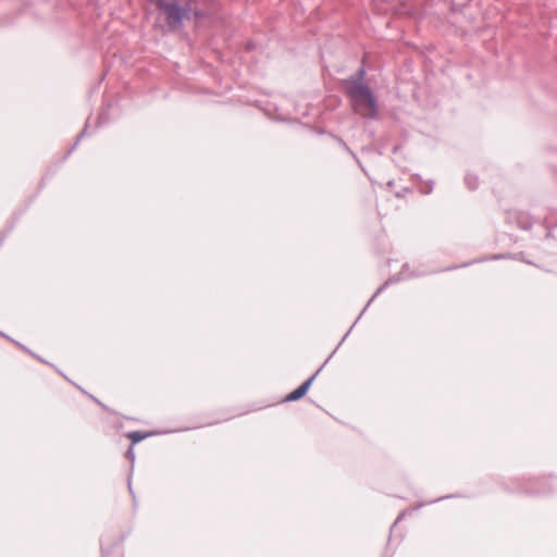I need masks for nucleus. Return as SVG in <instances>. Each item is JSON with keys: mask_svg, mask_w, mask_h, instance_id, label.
I'll return each instance as SVG.
<instances>
[{"mask_svg": "<svg viewBox=\"0 0 557 557\" xmlns=\"http://www.w3.org/2000/svg\"><path fill=\"white\" fill-rule=\"evenodd\" d=\"M156 7L164 16L170 30H178L187 20L195 21L205 14L198 9L197 0H156Z\"/></svg>", "mask_w": 557, "mask_h": 557, "instance_id": "obj_1", "label": "nucleus"}, {"mask_svg": "<svg viewBox=\"0 0 557 557\" xmlns=\"http://www.w3.org/2000/svg\"><path fill=\"white\" fill-rule=\"evenodd\" d=\"M364 72H358L345 83V89L352 101L354 110L363 117L374 119L377 115L376 100L366 84Z\"/></svg>", "mask_w": 557, "mask_h": 557, "instance_id": "obj_2", "label": "nucleus"}, {"mask_svg": "<svg viewBox=\"0 0 557 557\" xmlns=\"http://www.w3.org/2000/svg\"><path fill=\"white\" fill-rule=\"evenodd\" d=\"M318 373H319V371H317L311 377H309L306 382H304L295 391L289 393L285 397V400L286 401H295V400H298L299 398H301L308 392L309 387L311 386V384H312L313 380L315 379V376L318 375Z\"/></svg>", "mask_w": 557, "mask_h": 557, "instance_id": "obj_3", "label": "nucleus"}, {"mask_svg": "<svg viewBox=\"0 0 557 557\" xmlns=\"http://www.w3.org/2000/svg\"><path fill=\"white\" fill-rule=\"evenodd\" d=\"M149 434H144L140 432H131L128 433V438L133 442V444L139 443L144 438H146Z\"/></svg>", "mask_w": 557, "mask_h": 557, "instance_id": "obj_4", "label": "nucleus"}, {"mask_svg": "<svg viewBox=\"0 0 557 557\" xmlns=\"http://www.w3.org/2000/svg\"><path fill=\"white\" fill-rule=\"evenodd\" d=\"M465 181H466V184L468 185V187H469L470 189H473V188H475V187H476V178H475L474 176H472V175L468 174V175L466 176Z\"/></svg>", "mask_w": 557, "mask_h": 557, "instance_id": "obj_5", "label": "nucleus"}, {"mask_svg": "<svg viewBox=\"0 0 557 557\" xmlns=\"http://www.w3.org/2000/svg\"><path fill=\"white\" fill-rule=\"evenodd\" d=\"M126 456L133 461L134 458H135V454L133 451V449L131 448L127 453H126Z\"/></svg>", "mask_w": 557, "mask_h": 557, "instance_id": "obj_6", "label": "nucleus"}]
</instances>
